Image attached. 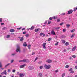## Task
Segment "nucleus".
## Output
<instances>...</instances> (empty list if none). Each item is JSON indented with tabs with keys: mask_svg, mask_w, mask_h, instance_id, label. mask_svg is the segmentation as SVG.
<instances>
[{
	"mask_svg": "<svg viewBox=\"0 0 77 77\" xmlns=\"http://www.w3.org/2000/svg\"><path fill=\"white\" fill-rule=\"evenodd\" d=\"M44 67L45 69H49L51 68V66L50 65H47L46 64H45Z\"/></svg>",
	"mask_w": 77,
	"mask_h": 77,
	"instance_id": "f257e3e1",
	"label": "nucleus"
},
{
	"mask_svg": "<svg viewBox=\"0 0 77 77\" xmlns=\"http://www.w3.org/2000/svg\"><path fill=\"white\" fill-rule=\"evenodd\" d=\"M42 45L43 46V48H44V49H45V48H47V47L46 46V43H43L42 44Z\"/></svg>",
	"mask_w": 77,
	"mask_h": 77,
	"instance_id": "f03ea898",
	"label": "nucleus"
},
{
	"mask_svg": "<svg viewBox=\"0 0 77 77\" xmlns=\"http://www.w3.org/2000/svg\"><path fill=\"white\" fill-rule=\"evenodd\" d=\"M20 46H18L17 47V49L16 50V52H18V51L19 52V53L21 52V51L20 50Z\"/></svg>",
	"mask_w": 77,
	"mask_h": 77,
	"instance_id": "7ed1b4c3",
	"label": "nucleus"
},
{
	"mask_svg": "<svg viewBox=\"0 0 77 77\" xmlns=\"http://www.w3.org/2000/svg\"><path fill=\"white\" fill-rule=\"evenodd\" d=\"M73 12V10H70L68 11V13L67 14L68 15H69L71 14H72Z\"/></svg>",
	"mask_w": 77,
	"mask_h": 77,
	"instance_id": "20e7f679",
	"label": "nucleus"
},
{
	"mask_svg": "<svg viewBox=\"0 0 77 77\" xmlns=\"http://www.w3.org/2000/svg\"><path fill=\"white\" fill-rule=\"evenodd\" d=\"M51 34H53V35H54V36L56 35V33H55V32H54V30H52L51 31Z\"/></svg>",
	"mask_w": 77,
	"mask_h": 77,
	"instance_id": "39448f33",
	"label": "nucleus"
},
{
	"mask_svg": "<svg viewBox=\"0 0 77 77\" xmlns=\"http://www.w3.org/2000/svg\"><path fill=\"white\" fill-rule=\"evenodd\" d=\"M29 70H31L33 69H34V68L33 66H30L29 67Z\"/></svg>",
	"mask_w": 77,
	"mask_h": 77,
	"instance_id": "423d86ee",
	"label": "nucleus"
},
{
	"mask_svg": "<svg viewBox=\"0 0 77 77\" xmlns=\"http://www.w3.org/2000/svg\"><path fill=\"white\" fill-rule=\"evenodd\" d=\"M46 62H48V63H51V62H52V61L50 59H48L46 60Z\"/></svg>",
	"mask_w": 77,
	"mask_h": 77,
	"instance_id": "0eeeda50",
	"label": "nucleus"
},
{
	"mask_svg": "<svg viewBox=\"0 0 77 77\" xmlns=\"http://www.w3.org/2000/svg\"><path fill=\"white\" fill-rule=\"evenodd\" d=\"M19 77H24V74H21V73H20L19 74Z\"/></svg>",
	"mask_w": 77,
	"mask_h": 77,
	"instance_id": "6e6552de",
	"label": "nucleus"
},
{
	"mask_svg": "<svg viewBox=\"0 0 77 77\" xmlns=\"http://www.w3.org/2000/svg\"><path fill=\"white\" fill-rule=\"evenodd\" d=\"M76 48H77V47L76 46L74 47L73 48V49H72V51H75V49H76Z\"/></svg>",
	"mask_w": 77,
	"mask_h": 77,
	"instance_id": "1a4fd4ad",
	"label": "nucleus"
},
{
	"mask_svg": "<svg viewBox=\"0 0 77 77\" xmlns=\"http://www.w3.org/2000/svg\"><path fill=\"white\" fill-rule=\"evenodd\" d=\"M26 66V64H24L23 65L20 66V68H24V66Z\"/></svg>",
	"mask_w": 77,
	"mask_h": 77,
	"instance_id": "9d476101",
	"label": "nucleus"
},
{
	"mask_svg": "<svg viewBox=\"0 0 77 77\" xmlns=\"http://www.w3.org/2000/svg\"><path fill=\"white\" fill-rule=\"evenodd\" d=\"M52 18H53V19H57V16H54L53 17H52Z\"/></svg>",
	"mask_w": 77,
	"mask_h": 77,
	"instance_id": "9b49d317",
	"label": "nucleus"
},
{
	"mask_svg": "<svg viewBox=\"0 0 77 77\" xmlns=\"http://www.w3.org/2000/svg\"><path fill=\"white\" fill-rule=\"evenodd\" d=\"M23 45L24 47H26V46H27V43H26V42H24L23 44Z\"/></svg>",
	"mask_w": 77,
	"mask_h": 77,
	"instance_id": "f8f14e48",
	"label": "nucleus"
},
{
	"mask_svg": "<svg viewBox=\"0 0 77 77\" xmlns=\"http://www.w3.org/2000/svg\"><path fill=\"white\" fill-rule=\"evenodd\" d=\"M14 31H15V29H11L10 30V31L11 32H14Z\"/></svg>",
	"mask_w": 77,
	"mask_h": 77,
	"instance_id": "ddd939ff",
	"label": "nucleus"
},
{
	"mask_svg": "<svg viewBox=\"0 0 77 77\" xmlns=\"http://www.w3.org/2000/svg\"><path fill=\"white\" fill-rule=\"evenodd\" d=\"M27 60H28L24 59L23 60V62H27Z\"/></svg>",
	"mask_w": 77,
	"mask_h": 77,
	"instance_id": "4468645a",
	"label": "nucleus"
},
{
	"mask_svg": "<svg viewBox=\"0 0 77 77\" xmlns=\"http://www.w3.org/2000/svg\"><path fill=\"white\" fill-rule=\"evenodd\" d=\"M66 26L67 28H69V27L71 26V25L67 24L66 25Z\"/></svg>",
	"mask_w": 77,
	"mask_h": 77,
	"instance_id": "2eb2a0df",
	"label": "nucleus"
},
{
	"mask_svg": "<svg viewBox=\"0 0 77 77\" xmlns=\"http://www.w3.org/2000/svg\"><path fill=\"white\" fill-rule=\"evenodd\" d=\"M38 76L40 77H42V75L41 73H39L38 74Z\"/></svg>",
	"mask_w": 77,
	"mask_h": 77,
	"instance_id": "dca6fc26",
	"label": "nucleus"
},
{
	"mask_svg": "<svg viewBox=\"0 0 77 77\" xmlns=\"http://www.w3.org/2000/svg\"><path fill=\"white\" fill-rule=\"evenodd\" d=\"M39 30H40V29L39 28H38V29H37L35 30V32H38L39 31Z\"/></svg>",
	"mask_w": 77,
	"mask_h": 77,
	"instance_id": "f3484780",
	"label": "nucleus"
},
{
	"mask_svg": "<svg viewBox=\"0 0 77 77\" xmlns=\"http://www.w3.org/2000/svg\"><path fill=\"white\" fill-rule=\"evenodd\" d=\"M69 45V43L68 42H66L65 44V45L66 46H68Z\"/></svg>",
	"mask_w": 77,
	"mask_h": 77,
	"instance_id": "a211bd4d",
	"label": "nucleus"
},
{
	"mask_svg": "<svg viewBox=\"0 0 77 77\" xmlns=\"http://www.w3.org/2000/svg\"><path fill=\"white\" fill-rule=\"evenodd\" d=\"M75 31V29H73L72 30H71L70 32H71V33H73Z\"/></svg>",
	"mask_w": 77,
	"mask_h": 77,
	"instance_id": "6ab92c4d",
	"label": "nucleus"
},
{
	"mask_svg": "<svg viewBox=\"0 0 77 77\" xmlns=\"http://www.w3.org/2000/svg\"><path fill=\"white\" fill-rule=\"evenodd\" d=\"M34 29V27L32 26L30 28V30H33Z\"/></svg>",
	"mask_w": 77,
	"mask_h": 77,
	"instance_id": "aec40b11",
	"label": "nucleus"
},
{
	"mask_svg": "<svg viewBox=\"0 0 77 77\" xmlns=\"http://www.w3.org/2000/svg\"><path fill=\"white\" fill-rule=\"evenodd\" d=\"M3 73H4V74H5V75H6V74H7L6 70H5V71H4Z\"/></svg>",
	"mask_w": 77,
	"mask_h": 77,
	"instance_id": "412c9836",
	"label": "nucleus"
},
{
	"mask_svg": "<svg viewBox=\"0 0 77 77\" xmlns=\"http://www.w3.org/2000/svg\"><path fill=\"white\" fill-rule=\"evenodd\" d=\"M74 36H75V34H72L71 36V38H73Z\"/></svg>",
	"mask_w": 77,
	"mask_h": 77,
	"instance_id": "4be33fe9",
	"label": "nucleus"
},
{
	"mask_svg": "<svg viewBox=\"0 0 77 77\" xmlns=\"http://www.w3.org/2000/svg\"><path fill=\"white\" fill-rule=\"evenodd\" d=\"M24 40V38L23 37H21L20 39V41H23Z\"/></svg>",
	"mask_w": 77,
	"mask_h": 77,
	"instance_id": "5701e85b",
	"label": "nucleus"
},
{
	"mask_svg": "<svg viewBox=\"0 0 77 77\" xmlns=\"http://www.w3.org/2000/svg\"><path fill=\"white\" fill-rule=\"evenodd\" d=\"M65 73H63L62 75V77H65Z\"/></svg>",
	"mask_w": 77,
	"mask_h": 77,
	"instance_id": "b1692460",
	"label": "nucleus"
},
{
	"mask_svg": "<svg viewBox=\"0 0 77 77\" xmlns=\"http://www.w3.org/2000/svg\"><path fill=\"white\" fill-rule=\"evenodd\" d=\"M62 42L63 44H64V43H65V41L63 40H62Z\"/></svg>",
	"mask_w": 77,
	"mask_h": 77,
	"instance_id": "393cba45",
	"label": "nucleus"
},
{
	"mask_svg": "<svg viewBox=\"0 0 77 77\" xmlns=\"http://www.w3.org/2000/svg\"><path fill=\"white\" fill-rule=\"evenodd\" d=\"M51 40V38H49L48 40V41H50Z\"/></svg>",
	"mask_w": 77,
	"mask_h": 77,
	"instance_id": "a878e982",
	"label": "nucleus"
},
{
	"mask_svg": "<svg viewBox=\"0 0 77 77\" xmlns=\"http://www.w3.org/2000/svg\"><path fill=\"white\" fill-rule=\"evenodd\" d=\"M10 65V63H8L7 64V65L5 66V68H6V67L8 66V65Z\"/></svg>",
	"mask_w": 77,
	"mask_h": 77,
	"instance_id": "bb28decb",
	"label": "nucleus"
},
{
	"mask_svg": "<svg viewBox=\"0 0 77 77\" xmlns=\"http://www.w3.org/2000/svg\"><path fill=\"white\" fill-rule=\"evenodd\" d=\"M51 23V21H49L48 23V25L50 24Z\"/></svg>",
	"mask_w": 77,
	"mask_h": 77,
	"instance_id": "cd10ccee",
	"label": "nucleus"
},
{
	"mask_svg": "<svg viewBox=\"0 0 77 77\" xmlns=\"http://www.w3.org/2000/svg\"><path fill=\"white\" fill-rule=\"evenodd\" d=\"M65 15V13H63L61 14V15Z\"/></svg>",
	"mask_w": 77,
	"mask_h": 77,
	"instance_id": "c85d7f7f",
	"label": "nucleus"
},
{
	"mask_svg": "<svg viewBox=\"0 0 77 77\" xmlns=\"http://www.w3.org/2000/svg\"><path fill=\"white\" fill-rule=\"evenodd\" d=\"M29 35L28 34H27L25 35V36H26V37H29Z\"/></svg>",
	"mask_w": 77,
	"mask_h": 77,
	"instance_id": "c756f323",
	"label": "nucleus"
},
{
	"mask_svg": "<svg viewBox=\"0 0 77 77\" xmlns=\"http://www.w3.org/2000/svg\"><path fill=\"white\" fill-rule=\"evenodd\" d=\"M14 61V60H11V63H13Z\"/></svg>",
	"mask_w": 77,
	"mask_h": 77,
	"instance_id": "7c9ffc66",
	"label": "nucleus"
},
{
	"mask_svg": "<svg viewBox=\"0 0 77 77\" xmlns=\"http://www.w3.org/2000/svg\"><path fill=\"white\" fill-rule=\"evenodd\" d=\"M72 57H73V58H76V56L75 55H72Z\"/></svg>",
	"mask_w": 77,
	"mask_h": 77,
	"instance_id": "2f4dec72",
	"label": "nucleus"
},
{
	"mask_svg": "<svg viewBox=\"0 0 77 77\" xmlns=\"http://www.w3.org/2000/svg\"><path fill=\"white\" fill-rule=\"evenodd\" d=\"M55 29H56V30H58V29H60V27H58L57 28H55Z\"/></svg>",
	"mask_w": 77,
	"mask_h": 77,
	"instance_id": "473e14b6",
	"label": "nucleus"
},
{
	"mask_svg": "<svg viewBox=\"0 0 77 77\" xmlns=\"http://www.w3.org/2000/svg\"><path fill=\"white\" fill-rule=\"evenodd\" d=\"M9 37H10V35H8L6 36L7 38H8Z\"/></svg>",
	"mask_w": 77,
	"mask_h": 77,
	"instance_id": "72a5a7b5",
	"label": "nucleus"
},
{
	"mask_svg": "<svg viewBox=\"0 0 77 77\" xmlns=\"http://www.w3.org/2000/svg\"><path fill=\"white\" fill-rule=\"evenodd\" d=\"M68 67H69V66L68 65H67L65 66V68H68Z\"/></svg>",
	"mask_w": 77,
	"mask_h": 77,
	"instance_id": "f704fd0d",
	"label": "nucleus"
},
{
	"mask_svg": "<svg viewBox=\"0 0 77 77\" xmlns=\"http://www.w3.org/2000/svg\"><path fill=\"white\" fill-rule=\"evenodd\" d=\"M64 24V23L63 22H62L60 24V25H63V24Z\"/></svg>",
	"mask_w": 77,
	"mask_h": 77,
	"instance_id": "c9c22d12",
	"label": "nucleus"
},
{
	"mask_svg": "<svg viewBox=\"0 0 77 77\" xmlns=\"http://www.w3.org/2000/svg\"><path fill=\"white\" fill-rule=\"evenodd\" d=\"M40 69H42V68H43V66H41L40 67Z\"/></svg>",
	"mask_w": 77,
	"mask_h": 77,
	"instance_id": "e433bc0d",
	"label": "nucleus"
},
{
	"mask_svg": "<svg viewBox=\"0 0 77 77\" xmlns=\"http://www.w3.org/2000/svg\"><path fill=\"white\" fill-rule=\"evenodd\" d=\"M65 31H66V29H64L63 30V32H65Z\"/></svg>",
	"mask_w": 77,
	"mask_h": 77,
	"instance_id": "4c0bfd02",
	"label": "nucleus"
},
{
	"mask_svg": "<svg viewBox=\"0 0 77 77\" xmlns=\"http://www.w3.org/2000/svg\"><path fill=\"white\" fill-rule=\"evenodd\" d=\"M74 71H72L70 72V73H72V74H73V73H74Z\"/></svg>",
	"mask_w": 77,
	"mask_h": 77,
	"instance_id": "58836bf2",
	"label": "nucleus"
},
{
	"mask_svg": "<svg viewBox=\"0 0 77 77\" xmlns=\"http://www.w3.org/2000/svg\"><path fill=\"white\" fill-rule=\"evenodd\" d=\"M58 44H59V42H57V43H55V45H58Z\"/></svg>",
	"mask_w": 77,
	"mask_h": 77,
	"instance_id": "ea45409f",
	"label": "nucleus"
},
{
	"mask_svg": "<svg viewBox=\"0 0 77 77\" xmlns=\"http://www.w3.org/2000/svg\"><path fill=\"white\" fill-rule=\"evenodd\" d=\"M58 71H59V70H57L55 71V72H56V73L57 72H58Z\"/></svg>",
	"mask_w": 77,
	"mask_h": 77,
	"instance_id": "a19ab883",
	"label": "nucleus"
},
{
	"mask_svg": "<svg viewBox=\"0 0 77 77\" xmlns=\"http://www.w3.org/2000/svg\"><path fill=\"white\" fill-rule=\"evenodd\" d=\"M21 28H22L21 27H20L19 28H17V30H20V29H21Z\"/></svg>",
	"mask_w": 77,
	"mask_h": 77,
	"instance_id": "79ce46f5",
	"label": "nucleus"
},
{
	"mask_svg": "<svg viewBox=\"0 0 77 77\" xmlns=\"http://www.w3.org/2000/svg\"><path fill=\"white\" fill-rule=\"evenodd\" d=\"M2 67V65L1 63V62H0V68Z\"/></svg>",
	"mask_w": 77,
	"mask_h": 77,
	"instance_id": "37998d69",
	"label": "nucleus"
},
{
	"mask_svg": "<svg viewBox=\"0 0 77 77\" xmlns=\"http://www.w3.org/2000/svg\"><path fill=\"white\" fill-rule=\"evenodd\" d=\"M72 71V68H71L69 69V71Z\"/></svg>",
	"mask_w": 77,
	"mask_h": 77,
	"instance_id": "c03bdc74",
	"label": "nucleus"
},
{
	"mask_svg": "<svg viewBox=\"0 0 77 77\" xmlns=\"http://www.w3.org/2000/svg\"><path fill=\"white\" fill-rule=\"evenodd\" d=\"M6 27H4L2 28V30H5V29H6Z\"/></svg>",
	"mask_w": 77,
	"mask_h": 77,
	"instance_id": "a18cd8bd",
	"label": "nucleus"
},
{
	"mask_svg": "<svg viewBox=\"0 0 77 77\" xmlns=\"http://www.w3.org/2000/svg\"><path fill=\"white\" fill-rule=\"evenodd\" d=\"M40 35L41 36H42V35H43V33H40Z\"/></svg>",
	"mask_w": 77,
	"mask_h": 77,
	"instance_id": "49530a36",
	"label": "nucleus"
},
{
	"mask_svg": "<svg viewBox=\"0 0 77 77\" xmlns=\"http://www.w3.org/2000/svg\"><path fill=\"white\" fill-rule=\"evenodd\" d=\"M26 29V28H23L22 29V30L23 31V30H25Z\"/></svg>",
	"mask_w": 77,
	"mask_h": 77,
	"instance_id": "de8ad7c7",
	"label": "nucleus"
},
{
	"mask_svg": "<svg viewBox=\"0 0 77 77\" xmlns=\"http://www.w3.org/2000/svg\"><path fill=\"white\" fill-rule=\"evenodd\" d=\"M13 72H15V69H14L12 71Z\"/></svg>",
	"mask_w": 77,
	"mask_h": 77,
	"instance_id": "09e8293b",
	"label": "nucleus"
},
{
	"mask_svg": "<svg viewBox=\"0 0 77 77\" xmlns=\"http://www.w3.org/2000/svg\"><path fill=\"white\" fill-rule=\"evenodd\" d=\"M35 54V52H32V55H34Z\"/></svg>",
	"mask_w": 77,
	"mask_h": 77,
	"instance_id": "8fccbe9b",
	"label": "nucleus"
},
{
	"mask_svg": "<svg viewBox=\"0 0 77 77\" xmlns=\"http://www.w3.org/2000/svg\"><path fill=\"white\" fill-rule=\"evenodd\" d=\"M57 22H59L60 21V19H57Z\"/></svg>",
	"mask_w": 77,
	"mask_h": 77,
	"instance_id": "3c124183",
	"label": "nucleus"
},
{
	"mask_svg": "<svg viewBox=\"0 0 77 77\" xmlns=\"http://www.w3.org/2000/svg\"><path fill=\"white\" fill-rule=\"evenodd\" d=\"M47 21H45V23H44V24H47Z\"/></svg>",
	"mask_w": 77,
	"mask_h": 77,
	"instance_id": "603ef678",
	"label": "nucleus"
},
{
	"mask_svg": "<svg viewBox=\"0 0 77 77\" xmlns=\"http://www.w3.org/2000/svg\"><path fill=\"white\" fill-rule=\"evenodd\" d=\"M73 11H76V9H75V8H74Z\"/></svg>",
	"mask_w": 77,
	"mask_h": 77,
	"instance_id": "864d4df0",
	"label": "nucleus"
},
{
	"mask_svg": "<svg viewBox=\"0 0 77 77\" xmlns=\"http://www.w3.org/2000/svg\"><path fill=\"white\" fill-rule=\"evenodd\" d=\"M26 32H23V34H26Z\"/></svg>",
	"mask_w": 77,
	"mask_h": 77,
	"instance_id": "5fc2aeb1",
	"label": "nucleus"
},
{
	"mask_svg": "<svg viewBox=\"0 0 77 77\" xmlns=\"http://www.w3.org/2000/svg\"><path fill=\"white\" fill-rule=\"evenodd\" d=\"M38 59V57H36L35 58V60L34 61V62H35V61H36V60H37V59Z\"/></svg>",
	"mask_w": 77,
	"mask_h": 77,
	"instance_id": "6e6d98bb",
	"label": "nucleus"
},
{
	"mask_svg": "<svg viewBox=\"0 0 77 77\" xmlns=\"http://www.w3.org/2000/svg\"><path fill=\"white\" fill-rule=\"evenodd\" d=\"M49 20H53V18H52L51 17H50L49 18Z\"/></svg>",
	"mask_w": 77,
	"mask_h": 77,
	"instance_id": "4d7b16f0",
	"label": "nucleus"
},
{
	"mask_svg": "<svg viewBox=\"0 0 77 77\" xmlns=\"http://www.w3.org/2000/svg\"><path fill=\"white\" fill-rule=\"evenodd\" d=\"M31 47V45H29L28 47Z\"/></svg>",
	"mask_w": 77,
	"mask_h": 77,
	"instance_id": "13d9d810",
	"label": "nucleus"
},
{
	"mask_svg": "<svg viewBox=\"0 0 77 77\" xmlns=\"http://www.w3.org/2000/svg\"><path fill=\"white\" fill-rule=\"evenodd\" d=\"M2 22V19L1 18L0 19V22Z\"/></svg>",
	"mask_w": 77,
	"mask_h": 77,
	"instance_id": "bf43d9fd",
	"label": "nucleus"
},
{
	"mask_svg": "<svg viewBox=\"0 0 77 77\" xmlns=\"http://www.w3.org/2000/svg\"><path fill=\"white\" fill-rule=\"evenodd\" d=\"M43 37H44V36H45V34H43Z\"/></svg>",
	"mask_w": 77,
	"mask_h": 77,
	"instance_id": "052dcab7",
	"label": "nucleus"
},
{
	"mask_svg": "<svg viewBox=\"0 0 77 77\" xmlns=\"http://www.w3.org/2000/svg\"><path fill=\"white\" fill-rule=\"evenodd\" d=\"M39 64H40L41 63V61H40L39 62H38Z\"/></svg>",
	"mask_w": 77,
	"mask_h": 77,
	"instance_id": "680f3d73",
	"label": "nucleus"
},
{
	"mask_svg": "<svg viewBox=\"0 0 77 77\" xmlns=\"http://www.w3.org/2000/svg\"><path fill=\"white\" fill-rule=\"evenodd\" d=\"M66 49H64V52H66Z\"/></svg>",
	"mask_w": 77,
	"mask_h": 77,
	"instance_id": "e2e57ef3",
	"label": "nucleus"
},
{
	"mask_svg": "<svg viewBox=\"0 0 77 77\" xmlns=\"http://www.w3.org/2000/svg\"><path fill=\"white\" fill-rule=\"evenodd\" d=\"M10 71H11V70H10V69H9L8 70V72H10Z\"/></svg>",
	"mask_w": 77,
	"mask_h": 77,
	"instance_id": "0e129e2a",
	"label": "nucleus"
},
{
	"mask_svg": "<svg viewBox=\"0 0 77 77\" xmlns=\"http://www.w3.org/2000/svg\"><path fill=\"white\" fill-rule=\"evenodd\" d=\"M1 25H4V23H1Z\"/></svg>",
	"mask_w": 77,
	"mask_h": 77,
	"instance_id": "69168bd1",
	"label": "nucleus"
},
{
	"mask_svg": "<svg viewBox=\"0 0 77 77\" xmlns=\"http://www.w3.org/2000/svg\"><path fill=\"white\" fill-rule=\"evenodd\" d=\"M75 68H76V69H77V66H75Z\"/></svg>",
	"mask_w": 77,
	"mask_h": 77,
	"instance_id": "338daca9",
	"label": "nucleus"
},
{
	"mask_svg": "<svg viewBox=\"0 0 77 77\" xmlns=\"http://www.w3.org/2000/svg\"><path fill=\"white\" fill-rule=\"evenodd\" d=\"M75 9L77 10V6L76 7V8H75Z\"/></svg>",
	"mask_w": 77,
	"mask_h": 77,
	"instance_id": "774afa93",
	"label": "nucleus"
}]
</instances>
